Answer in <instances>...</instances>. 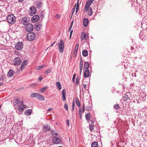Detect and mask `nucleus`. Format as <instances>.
<instances>
[{"mask_svg": "<svg viewBox=\"0 0 147 147\" xmlns=\"http://www.w3.org/2000/svg\"><path fill=\"white\" fill-rule=\"evenodd\" d=\"M51 71V69H48L45 71L44 73L45 74H47L50 73Z\"/></svg>", "mask_w": 147, "mask_h": 147, "instance_id": "nucleus-38", "label": "nucleus"}, {"mask_svg": "<svg viewBox=\"0 0 147 147\" xmlns=\"http://www.w3.org/2000/svg\"><path fill=\"white\" fill-rule=\"evenodd\" d=\"M79 47V44H77L74 48V53L75 54H77L78 49Z\"/></svg>", "mask_w": 147, "mask_h": 147, "instance_id": "nucleus-29", "label": "nucleus"}, {"mask_svg": "<svg viewBox=\"0 0 147 147\" xmlns=\"http://www.w3.org/2000/svg\"><path fill=\"white\" fill-rule=\"evenodd\" d=\"M39 19V16L37 15H36L32 17L31 19L32 21V22L34 23L38 21Z\"/></svg>", "mask_w": 147, "mask_h": 147, "instance_id": "nucleus-12", "label": "nucleus"}, {"mask_svg": "<svg viewBox=\"0 0 147 147\" xmlns=\"http://www.w3.org/2000/svg\"><path fill=\"white\" fill-rule=\"evenodd\" d=\"M82 55L84 57L87 56L88 55V51L86 50H84L82 51Z\"/></svg>", "mask_w": 147, "mask_h": 147, "instance_id": "nucleus-27", "label": "nucleus"}, {"mask_svg": "<svg viewBox=\"0 0 147 147\" xmlns=\"http://www.w3.org/2000/svg\"><path fill=\"white\" fill-rule=\"evenodd\" d=\"M83 25L85 27H86L88 23V20L87 18H84L83 20Z\"/></svg>", "mask_w": 147, "mask_h": 147, "instance_id": "nucleus-23", "label": "nucleus"}, {"mask_svg": "<svg viewBox=\"0 0 147 147\" xmlns=\"http://www.w3.org/2000/svg\"><path fill=\"white\" fill-rule=\"evenodd\" d=\"M93 1L94 0H88L86 1L84 9L85 11H86L88 9Z\"/></svg>", "mask_w": 147, "mask_h": 147, "instance_id": "nucleus-8", "label": "nucleus"}, {"mask_svg": "<svg viewBox=\"0 0 147 147\" xmlns=\"http://www.w3.org/2000/svg\"><path fill=\"white\" fill-rule=\"evenodd\" d=\"M53 141L54 144H61L62 143L61 140L58 137H55L53 139Z\"/></svg>", "mask_w": 147, "mask_h": 147, "instance_id": "nucleus-9", "label": "nucleus"}, {"mask_svg": "<svg viewBox=\"0 0 147 147\" xmlns=\"http://www.w3.org/2000/svg\"><path fill=\"white\" fill-rule=\"evenodd\" d=\"M18 110L20 112H21L24 111V109L21 107H19L18 109Z\"/></svg>", "mask_w": 147, "mask_h": 147, "instance_id": "nucleus-48", "label": "nucleus"}, {"mask_svg": "<svg viewBox=\"0 0 147 147\" xmlns=\"http://www.w3.org/2000/svg\"><path fill=\"white\" fill-rule=\"evenodd\" d=\"M94 125L93 124H90L89 125V129L91 131H92L94 129Z\"/></svg>", "mask_w": 147, "mask_h": 147, "instance_id": "nucleus-39", "label": "nucleus"}, {"mask_svg": "<svg viewBox=\"0 0 147 147\" xmlns=\"http://www.w3.org/2000/svg\"><path fill=\"white\" fill-rule=\"evenodd\" d=\"M76 3L74 5V7L72 9V10H71V12H72V13H71V16H72V15H73V14L74 13V12H75V7H76Z\"/></svg>", "mask_w": 147, "mask_h": 147, "instance_id": "nucleus-41", "label": "nucleus"}, {"mask_svg": "<svg viewBox=\"0 0 147 147\" xmlns=\"http://www.w3.org/2000/svg\"><path fill=\"white\" fill-rule=\"evenodd\" d=\"M18 0L19 2H21V3H22L24 1V0Z\"/></svg>", "mask_w": 147, "mask_h": 147, "instance_id": "nucleus-60", "label": "nucleus"}, {"mask_svg": "<svg viewBox=\"0 0 147 147\" xmlns=\"http://www.w3.org/2000/svg\"><path fill=\"white\" fill-rule=\"evenodd\" d=\"M130 95L129 93H127L126 94L125 96L123 97L121 100L122 101H123V102H125L128 100H130Z\"/></svg>", "mask_w": 147, "mask_h": 147, "instance_id": "nucleus-10", "label": "nucleus"}, {"mask_svg": "<svg viewBox=\"0 0 147 147\" xmlns=\"http://www.w3.org/2000/svg\"><path fill=\"white\" fill-rule=\"evenodd\" d=\"M22 62V60L19 57H16L13 61L14 65L17 66L19 65Z\"/></svg>", "mask_w": 147, "mask_h": 147, "instance_id": "nucleus-6", "label": "nucleus"}, {"mask_svg": "<svg viewBox=\"0 0 147 147\" xmlns=\"http://www.w3.org/2000/svg\"><path fill=\"white\" fill-rule=\"evenodd\" d=\"M36 4L38 8H40L42 6V1H38L36 2Z\"/></svg>", "mask_w": 147, "mask_h": 147, "instance_id": "nucleus-24", "label": "nucleus"}, {"mask_svg": "<svg viewBox=\"0 0 147 147\" xmlns=\"http://www.w3.org/2000/svg\"><path fill=\"white\" fill-rule=\"evenodd\" d=\"M83 61H80V65H83Z\"/></svg>", "mask_w": 147, "mask_h": 147, "instance_id": "nucleus-62", "label": "nucleus"}, {"mask_svg": "<svg viewBox=\"0 0 147 147\" xmlns=\"http://www.w3.org/2000/svg\"><path fill=\"white\" fill-rule=\"evenodd\" d=\"M68 105L67 103H65V104L64 106L65 109L67 111L68 110Z\"/></svg>", "mask_w": 147, "mask_h": 147, "instance_id": "nucleus-46", "label": "nucleus"}, {"mask_svg": "<svg viewBox=\"0 0 147 147\" xmlns=\"http://www.w3.org/2000/svg\"><path fill=\"white\" fill-rule=\"evenodd\" d=\"M73 32V30H71L70 31V38H71V36L72 34V33Z\"/></svg>", "mask_w": 147, "mask_h": 147, "instance_id": "nucleus-55", "label": "nucleus"}, {"mask_svg": "<svg viewBox=\"0 0 147 147\" xmlns=\"http://www.w3.org/2000/svg\"><path fill=\"white\" fill-rule=\"evenodd\" d=\"M72 25H71L69 27V31H70L71 30V29L72 28Z\"/></svg>", "mask_w": 147, "mask_h": 147, "instance_id": "nucleus-58", "label": "nucleus"}, {"mask_svg": "<svg viewBox=\"0 0 147 147\" xmlns=\"http://www.w3.org/2000/svg\"><path fill=\"white\" fill-rule=\"evenodd\" d=\"M130 48H131V50L132 51L131 52H134L133 51L134 50V49L133 48V47H130Z\"/></svg>", "mask_w": 147, "mask_h": 147, "instance_id": "nucleus-56", "label": "nucleus"}, {"mask_svg": "<svg viewBox=\"0 0 147 147\" xmlns=\"http://www.w3.org/2000/svg\"><path fill=\"white\" fill-rule=\"evenodd\" d=\"M59 51L61 53L63 52L64 48V42L62 40H61L58 45Z\"/></svg>", "mask_w": 147, "mask_h": 147, "instance_id": "nucleus-4", "label": "nucleus"}, {"mask_svg": "<svg viewBox=\"0 0 147 147\" xmlns=\"http://www.w3.org/2000/svg\"><path fill=\"white\" fill-rule=\"evenodd\" d=\"M22 107H21L24 110V109H25L26 106L25 105H23V104L21 105Z\"/></svg>", "mask_w": 147, "mask_h": 147, "instance_id": "nucleus-50", "label": "nucleus"}, {"mask_svg": "<svg viewBox=\"0 0 147 147\" xmlns=\"http://www.w3.org/2000/svg\"><path fill=\"white\" fill-rule=\"evenodd\" d=\"M32 111L31 109H27L25 111V113L27 115L29 116L30 115Z\"/></svg>", "mask_w": 147, "mask_h": 147, "instance_id": "nucleus-26", "label": "nucleus"}, {"mask_svg": "<svg viewBox=\"0 0 147 147\" xmlns=\"http://www.w3.org/2000/svg\"><path fill=\"white\" fill-rule=\"evenodd\" d=\"M79 115L80 117L81 118L82 115V108L81 107H80L79 108Z\"/></svg>", "mask_w": 147, "mask_h": 147, "instance_id": "nucleus-33", "label": "nucleus"}, {"mask_svg": "<svg viewBox=\"0 0 147 147\" xmlns=\"http://www.w3.org/2000/svg\"><path fill=\"white\" fill-rule=\"evenodd\" d=\"M113 108L115 109L116 110H117L119 108V105H118V104H116L114 105Z\"/></svg>", "mask_w": 147, "mask_h": 147, "instance_id": "nucleus-42", "label": "nucleus"}, {"mask_svg": "<svg viewBox=\"0 0 147 147\" xmlns=\"http://www.w3.org/2000/svg\"><path fill=\"white\" fill-rule=\"evenodd\" d=\"M42 79V77H40L38 79V82H40Z\"/></svg>", "mask_w": 147, "mask_h": 147, "instance_id": "nucleus-54", "label": "nucleus"}, {"mask_svg": "<svg viewBox=\"0 0 147 147\" xmlns=\"http://www.w3.org/2000/svg\"><path fill=\"white\" fill-rule=\"evenodd\" d=\"M36 98L40 100L44 101L45 100V98L43 96L38 93Z\"/></svg>", "mask_w": 147, "mask_h": 147, "instance_id": "nucleus-16", "label": "nucleus"}, {"mask_svg": "<svg viewBox=\"0 0 147 147\" xmlns=\"http://www.w3.org/2000/svg\"><path fill=\"white\" fill-rule=\"evenodd\" d=\"M38 93H33L31 94L30 97L31 98H36Z\"/></svg>", "mask_w": 147, "mask_h": 147, "instance_id": "nucleus-32", "label": "nucleus"}, {"mask_svg": "<svg viewBox=\"0 0 147 147\" xmlns=\"http://www.w3.org/2000/svg\"><path fill=\"white\" fill-rule=\"evenodd\" d=\"M60 15L59 14H57L56 15V17L57 18H59L60 17Z\"/></svg>", "mask_w": 147, "mask_h": 147, "instance_id": "nucleus-59", "label": "nucleus"}, {"mask_svg": "<svg viewBox=\"0 0 147 147\" xmlns=\"http://www.w3.org/2000/svg\"><path fill=\"white\" fill-rule=\"evenodd\" d=\"M28 20L27 19V17H24L22 18L21 20V22L23 24H28L27 23L28 22Z\"/></svg>", "mask_w": 147, "mask_h": 147, "instance_id": "nucleus-14", "label": "nucleus"}, {"mask_svg": "<svg viewBox=\"0 0 147 147\" xmlns=\"http://www.w3.org/2000/svg\"><path fill=\"white\" fill-rule=\"evenodd\" d=\"M85 104L84 103H83L82 105V113H84L85 110Z\"/></svg>", "mask_w": 147, "mask_h": 147, "instance_id": "nucleus-44", "label": "nucleus"}, {"mask_svg": "<svg viewBox=\"0 0 147 147\" xmlns=\"http://www.w3.org/2000/svg\"><path fill=\"white\" fill-rule=\"evenodd\" d=\"M14 73V72L13 70L10 69L8 72L7 76L8 77H11Z\"/></svg>", "mask_w": 147, "mask_h": 147, "instance_id": "nucleus-19", "label": "nucleus"}, {"mask_svg": "<svg viewBox=\"0 0 147 147\" xmlns=\"http://www.w3.org/2000/svg\"><path fill=\"white\" fill-rule=\"evenodd\" d=\"M80 80L78 77H77L76 80V86H78L79 84Z\"/></svg>", "mask_w": 147, "mask_h": 147, "instance_id": "nucleus-36", "label": "nucleus"}, {"mask_svg": "<svg viewBox=\"0 0 147 147\" xmlns=\"http://www.w3.org/2000/svg\"><path fill=\"white\" fill-rule=\"evenodd\" d=\"M56 85L58 87L59 90H60L61 89V84L59 82H57L56 83Z\"/></svg>", "mask_w": 147, "mask_h": 147, "instance_id": "nucleus-31", "label": "nucleus"}, {"mask_svg": "<svg viewBox=\"0 0 147 147\" xmlns=\"http://www.w3.org/2000/svg\"><path fill=\"white\" fill-rule=\"evenodd\" d=\"M55 42H53L51 45V46H50V47H52L53 45L55 44Z\"/></svg>", "mask_w": 147, "mask_h": 147, "instance_id": "nucleus-61", "label": "nucleus"}, {"mask_svg": "<svg viewBox=\"0 0 147 147\" xmlns=\"http://www.w3.org/2000/svg\"><path fill=\"white\" fill-rule=\"evenodd\" d=\"M4 83L3 82L0 83V86L3 85Z\"/></svg>", "mask_w": 147, "mask_h": 147, "instance_id": "nucleus-63", "label": "nucleus"}, {"mask_svg": "<svg viewBox=\"0 0 147 147\" xmlns=\"http://www.w3.org/2000/svg\"><path fill=\"white\" fill-rule=\"evenodd\" d=\"M82 40H83L85 39L86 37V34L84 32H83L82 33L81 36Z\"/></svg>", "mask_w": 147, "mask_h": 147, "instance_id": "nucleus-25", "label": "nucleus"}, {"mask_svg": "<svg viewBox=\"0 0 147 147\" xmlns=\"http://www.w3.org/2000/svg\"><path fill=\"white\" fill-rule=\"evenodd\" d=\"M83 87L85 90H87V86L86 84H84L83 86Z\"/></svg>", "mask_w": 147, "mask_h": 147, "instance_id": "nucleus-52", "label": "nucleus"}, {"mask_svg": "<svg viewBox=\"0 0 147 147\" xmlns=\"http://www.w3.org/2000/svg\"><path fill=\"white\" fill-rule=\"evenodd\" d=\"M37 84L35 83V84H30V86L32 88L34 87L35 86H36L37 85Z\"/></svg>", "mask_w": 147, "mask_h": 147, "instance_id": "nucleus-45", "label": "nucleus"}, {"mask_svg": "<svg viewBox=\"0 0 147 147\" xmlns=\"http://www.w3.org/2000/svg\"><path fill=\"white\" fill-rule=\"evenodd\" d=\"M52 133L53 135H55L57 136L58 134L57 133H55L54 132L53 130H52Z\"/></svg>", "mask_w": 147, "mask_h": 147, "instance_id": "nucleus-49", "label": "nucleus"}, {"mask_svg": "<svg viewBox=\"0 0 147 147\" xmlns=\"http://www.w3.org/2000/svg\"><path fill=\"white\" fill-rule=\"evenodd\" d=\"M36 38L35 34L33 32L28 33L27 35L26 38L28 40L30 41H32Z\"/></svg>", "mask_w": 147, "mask_h": 147, "instance_id": "nucleus-3", "label": "nucleus"}, {"mask_svg": "<svg viewBox=\"0 0 147 147\" xmlns=\"http://www.w3.org/2000/svg\"><path fill=\"white\" fill-rule=\"evenodd\" d=\"M42 25L40 23H38L35 26V29L36 30L39 31L41 28Z\"/></svg>", "mask_w": 147, "mask_h": 147, "instance_id": "nucleus-20", "label": "nucleus"}, {"mask_svg": "<svg viewBox=\"0 0 147 147\" xmlns=\"http://www.w3.org/2000/svg\"><path fill=\"white\" fill-rule=\"evenodd\" d=\"M51 127L48 125H45L43 128V130L45 132L47 131V130L50 131L51 130Z\"/></svg>", "mask_w": 147, "mask_h": 147, "instance_id": "nucleus-22", "label": "nucleus"}, {"mask_svg": "<svg viewBox=\"0 0 147 147\" xmlns=\"http://www.w3.org/2000/svg\"><path fill=\"white\" fill-rule=\"evenodd\" d=\"M75 105V102L74 101H73V102L72 107V110L73 111L74 110V109Z\"/></svg>", "mask_w": 147, "mask_h": 147, "instance_id": "nucleus-47", "label": "nucleus"}, {"mask_svg": "<svg viewBox=\"0 0 147 147\" xmlns=\"http://www.w3.org/2000/svg\"><path fill=\"white\" fill-rule=\"evenodd\" d=\"M76 14L78 12L79 9V3L78 2L77 6H76Z\"/></svg>", "mask_w": 147, "mask_h": 147, "instance_id": "nucleus-37", "label": "nucleus"}, {"mask_svg": "<svg viewBox=\"0 0 147 147\" xmlns=\"http://www.w3.org/2000/svg\"><path fill=\"white\" fill-rule=\"evenodd\" d=\"M3 76H1L0 78V81H3Z\"/></svg>", "mask_w": 147, "mask_h": 147, "instance_id": "nucleus-53", "label": "nucleus"}, {"mask_svg": "<svg viewBox=\"0 0 147 147\" xmlns=\"http://www.w3.org/2000/svg\"><path fill=\"white\" fill-rule=\"evenodd\" d=\"M88 13V15L90 16L92 15V10L91 8H90L89 10Z\"/></svg>", "mask_w": 147, "mask_h": 147, "instance_id": "nucleus-40", "label": "nucleus"}, {"mask_svg": "<svg viewBox=\"0 0 147 147\" xmlns=\"http://www.w3.org/2000/svg\"><path fill=\"white\" fill-rule=\"evenodd\" d=\"M83 65H80V69H82Z\"/></svg>", "mask_w": 147, "mask_h": 147, "instance_id": "nucleus-57", "label": "nucleus"}, {"mask_svg": "<svg viewBox=\"0 0 147 147\" xmlns=\"http://www.w3.org/2000/svg\"><path fill=\"white\" fill-rule=\"evenodd\" d=\"M44 67V66L43 65H40V66L37 67L36 68V70H39L42 68Z\"/></svg>", "mask_w": 147, "mask_h": 147, "instance_id": "nucleus-35", "label": "nucleus"}, {"mask_svg": "<svg viewBox=\"0 0 147 147\" xmlns=\"http://www.w3.org/2000/svg\"><path fill=\"white\" fill-rule=\"evenodd\" d=\"M69 119H67L66 120V123L68 126H69Z\"/></svg>", "mask_w": 147, "mask_h": 147, "instance_id": "nucleus-51", "label": "nucleus"}, {"mask_svg": "<svg viewBox=\"0 0 147 147\" xmlns=\"http://www.w3.org/2000/svg\"><path fill=\"white\" fill-rule=\"evenodd\" d=\"M23 42H18L16 44L15 47L17 50H20L23 48Z\"/></svg>", "mask_w": 147, "mask_h": 147, "instance_id": "nucleus-5", "label": "nucleus"}, {"mask_svg": "<svg viewBox=\"0 0 147 147\" xmlns=\"http://www.w3.org/2000/svg\"><path fill=\"white\" fill-rule=\"evenodd\" d=\"M92 147H98V145L96 142H93L91 144Z\"/></svg>", "mask_w": 147, "mask_h": 147, "instance_id": "nucleus-30", "label": "nucleus"}, {"mask_svg": "<svg viewBox=\"0 0 147 147\" xmlns=\"http://www.w3.org/2000/svg\"><path fill=\"white\" fill-rule=\"evenodd\" d=\"M62 100L63 101L66 100V91L65 89H63L62 91Z\"/></svg>", "mask_w": 147, "mask_h": 147, "instance_id": "nucleus-15", "label": "nucleus"}, {"mask_svg": "<svg viewBox=\"0 0 147 147\" xmlns=\"http://www.w3.org/2000/svg\"><path fill=\"white\" fill-rule=\"evenodd\" d=\"M25 28L27 32H31L33 31V26L32 24L29 23L26 25Z\"/></svg>", "mask_w": 147, "mask_h": 147, "instance_id": "nucleus-7", "label": "nucleus"}, {"mask_svg": "<svg viewBox=\"0 0 147 147\" xmlns=\"http://www.w3.org/2000/svg\"><path fill=\"white\" fill-rule=\"evenodd\" d=\"M76 105L78 107H80V103L79 101V99L78 98L76 99Z\"/></svg>", "mask_w": 147, "mask_h": 147, "instance_id": "nucleus-34", "label": "nucleus"}, {"mask_svg": "<svg viewBox=\"0 0 147 147\" xmlns=\"http://www.w3.org/2000/svg\"><path fill=\"white\" fill-rule=\"evenodd\" d=\"M90 75L89 70L88 69L86 70L84 73V76L85 78L89 77Z\"/></svg>", "mask_w": 147, "mask_h": 147, "instance_id": "nucleus-18", "label": "nucleus"}, {"mask_svg": "<svg viewBox=\"0 0 147 147\" xmlns=\"http://www.w3.org/2000/svg\"><path fill=\"white\" fill-rule=\"evenodd\" d=\"M7 20L9 23L13 24L16 22V18L13 14H9L7 16Z\"/></svg>", "mask_w": 147, "mask_h": 147, "instance_id": "nucleus-2", "label": "nucleus"}, {"mask_svg": "<svg viewBox=\"0 0 147 147\" xmlns=\"http://www.w3.org/2000/svg\"><path fill=\"white\" fill-rule=\"evenodd\" d=\"M52 110V108H49V109L47 111H51Z\"/></svg>", "mask_w": 147, "mask_h": 147, "instance_id": "nucleus-64", "label": "nucleus"}, {"mask_svg": "<svg viewBox=\"0 0 147 147\" xmlns=\"http://www.w3.org/2000/svg\"><path fill=\"white\" fill-rule=\"evenodd\" d=\"M86 105H85L86 110L87 111H90L92 109V105L89 102L86 103Z\"/></svg>", "mask_w": 147, "mask_h": 147, "instance_id": "nucleus-13", "label": "nucleus"}, {"mask_svg": "<svg viewBox=\"0 0 147 147\" xmlns=\"http://www.w3.org/2000/svg\"><path fill=\"white\" fill-rule=\"evenodd\" d=\"M28 61L27 60H24L23 61L21 65V69L22 70L25 67L26 65L27 64Z\"/></svg>", "mask_w": 147, "mask_h": 147, "instance_id": "nucleus-17", "label": "nucleus"}, {"mask_svg": "<svg viewBox=\"0 0 147 147\" xmlns=\"http://www.w3.org/2000/svg\"><path fill=\"white\" fill-rule=\"evenodd\" d=\"M19 99L18 98L15 97L13 99V104L15 109H16L18 107L21 106L24 103L22 101H20Z\"/></svg>", "mask_w": 147, "mask_h": 147, "instance_id": "nucleus-1", "label": "nucleus"}, {"mask_svg": "<svg viewBox=\"0 0 147 147\" xmlns=\"http://www.w3.org/2000/svg\"><path fill=\"white\" fill-rule=\"evenodd\" d=\"M85 117L87 121H89L91 117V115L90 113H88L85 115Z\"/></svg>", "mask_w": 147, "mask_h": 147, "instance_id": "nucleus-28", "label": "nucleus"}, {"mask_svg": "<svg viewBox=\"0 0 147 147\" xmlns=\"http://www.w3.org/2000/svg\"><path fill=\"white\" fill-rule=\"evenodd\" d=\"M47 89L46 87H45L43 88H41L40 89V91L41 92H44Z\"/></svg>", "mask_w": 147, "mask_h": 147, "instance_id": "nucleus-43", "label": "nucleus"}, {"mask_svg": "<svg viewBox=\"0 0 147 147\" xmlns=\"http://www.w3.org/2000/svg\"><path fill=\"white\" fill-rule=\"evenodd\" d=\"M89 67V64L88 62H86L84 64V69L87 70Z\"/></svg>", "mask_w": 147, "mask_h": 147, "instance_id": "nucleus-21", "label": "nucleus"}, {"mask_svg": "<svg viewBox=\"0 0 147 147\" xmlns=\"http://www.w3.org/2000/svg\"><path fill=\"white\" fill-rule=\"evenodd\" d=\"M30 11L29 12V14L31 16L34 14L36 11V8L34 6H32L30 8Z\"/></svg>", "mask_w": 147, "mask_h": 147, "instance_id": "nucleus-11", "label": "nucleus"}]
</instances>
